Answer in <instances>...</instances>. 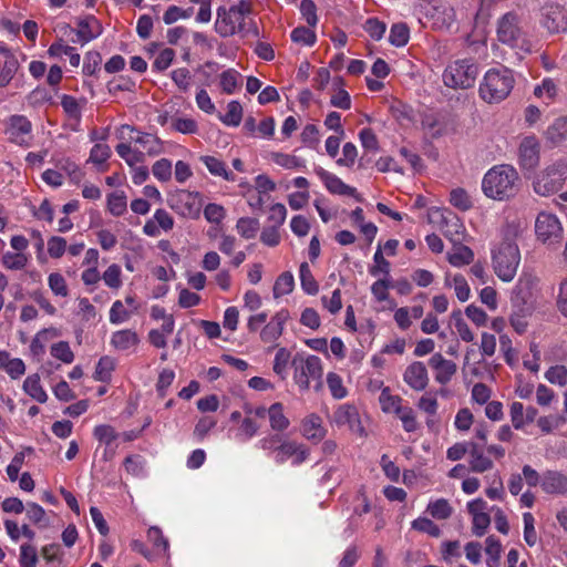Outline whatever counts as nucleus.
I'll use <instances>...</instances> for the list:
<instances>
[{"mask_svg":"<svg viewBox=\"0 0 567 567\" xmlns=\"http://www.w3.org/2000/svg\"><path fill=\"white\" fill-rule=\"evenodd\" d=\"M485 480L489 483L485 489V495L489 497V499H503L505 492L499 473H494L492 476H485Z\"/></svg>","mask_w":567,"mask_h":567,"instance_id":"8fccbe9b","label":"nucleus"},{"mask_svg":"<svg viewBox=\"0 0 567 567\" xmlns=\"http://www.w3.org/2000/svg\"><path fill=\"white\" fill-rule=\"evenodd\" d=\"M51 355L63 363H72L74 360V353L70 348L69 342L59 341L51 347Z\"/></svg>","mask_w":567,"mask_h":567,"instance_id":"13d9d810","label":"nucleus"},{"mask_svg":"<svg viewBox=\"0 0 567 567\" xmlns=\"http://www.w3.org/2000/svg\"><path fill=\"white\" fill-rule=\"evenodd\" d=\"M524 520V539L529 547H534V545L538 542V534L535 527V519L532 513L527 512L523 514Z\"/></svg>","mask_w":567,"mask_h":567,"instance_id":"6e6d98bb","label":"nucleus"},{"mask_svg":"<svg viewBox=\"0 0 567 567\" xmlns=\"http://www.w3.org/2000/svg\"><path fill=\"white\" fill-rule=\"evenodd\" d=\"M398 157L401 162L399 167H395V172L404 173L405 169H417L420 166V157L415 152L410 148L401 147L398 153Z\"/></svg>","mask_w":567,"mask_h":567,"instance_id":"a19ab883","label":"nucleus"},{"mask_svg":"<svg viewBox=\"0 0 567 567\" xmlns=\"http://www.w3.org/2000/svg\"><path fill=\"white\" fill-rule=\"evenodd\" d=\"M291 367L293 369V380L301 391H308L311 381L316 382V390L321 389L323 369L319 357L297 353L291 360Z\"/></svg>","mask_w":567,"mask_h":567,"instance_id":"20e7f679","label":"nucleus"},{"mask_svg":"<svg viewBox=\"0 0 567 567\" xmlns=\"http://www.w3.org/2000/svg\"><path fill=\"white\" fill-rule=\"evenodd\" d=\"M37 548L31 544H22L20 546L19 563L21 567H37L38 564Z\"/></svg>","mask_w":567,"mask_h":567,"instance_id":"052dcab7","label":"nucleus"},{"mask_svg":"<svg viewBox=\"0 0 567 567\" xmlns=\"http://www.w3.org/2000/svg\"><path fill=\"white\" fill-rule=\"evenodd\" d=\"M316 33L306 27H298L291 32V40L296 43H301L305 45H313L316 42Z\"/></svg>","mask_w":567,"mask_h":567,"instance_id":"338daca9","label":"nucleus"},{"mask_svg":"<svg viewBox=\"0 0 567 567\" xmlns=\"http://www.w3.org/2000/svg\"><path fill=\"white\" fill-rule=\"evenodd\" d=\"M220 121L229 126H238L243 118V107L238 101H231L227 105L225 115L219 116Z\"/></svg>","mask_w":567,"mask_h":567,"instance_id":"49530a36","label":"nucleus"},{"mask_svg":"<svg viewBox=\"0 0 567 567\" xmlns=\"http://www.w3.org/2000/svg\"><path fill=\"white\" fill-rule=\"evenodd\" d=\"M444 285L455 291L460 301H467L471 298V288L462 274L446 272Z\"/></svg>","mask_w":567,"mask_h":567,"instance_id":"5701e85b","label":"nucleus"},{"mask_svg":"<svg viewBox=\"0 0 567 567\" xmlns=\"http://www.w3.org/2000/svg\"><path fill=\"white\" fill-rule=\"evenodd\" d=\"M48 53L52 58H61L62 55L69 56L72 66H79L81 56L76 53L75 48L66 45L60 40L50 45Z\"/></svg>","mask_w":567,"mask_h":567,"instance_id":"2f4dec72","label":"nucleus"},{"mask_svg":"<svg viewBox=\"0 0 567 567\" xmlns=\"http://www.w3.org/2000/svg\"><path fill=\"white\" fill-rule=\"evenodd\" d=\"M48 285L52 292L59 297H68L69 289L64 277L59 272H52L49 275Z\"/></svg>","mask_w":567,"mask_h":567,"instance_id":"680f3d73","label":"nucleus"},{"mask_svg":"<svg viewBox=\"0 0 567 567\" xmlns=\"http://www.w3.org/2000/svg\"><path fill=\"white\" fill-rule=\"evenodd\" d=\"M380 393L378 400L381 406V410L385 413L390 412V389L384 386V381L377 378H371L368 383V391L372 394Z\"/></svg>","mask_w":567,"mask_h":567,"instance_id":"72a5a7b5","label":"nucleus"},{"mask_svg":"<svg viewBox=\"0 0 567 567\" xmlns=\"http://www.w3.org/2000/svg\"><path fill=\"white\" fill-rule=\"evenodd\" d=\"M78 37L82 43H86L101 33V25L94 17H87L78 23Z\"/></svg>","mask_w":567,"mask_h":567,"instance_id":"c85d7f7f","label":"nucleus"},{"mask_svg":"<svg viewBox=\"0 0 567 567\" xmlns=\"http://www.w3.org/2000/svg\"><path fill=\"white\" fill-rule=\"evenodd\" d=\"M450 200L453 206L462 210H467L470 209V207L473 206V202L468 193L466 192V189L463 188L452 189L450 194Z\"/></svg>","mask_w":567,"mask_h":567,"instance_id":"e2e57ef3","label":"nucleus"},{"mask_svg":"<svg viewBox=\"0 0 567 567\" xmlns=\"http://www.w3.org/2000/svg\"><path fill=\"white\" fill-rule=\"evenodd\" d=\"M546 137L554 145H559L567 137V118H555L553 124L546 130Z\"/></svg>","mask_w":567,"mask_h":567,"instance_id":"c9c22d12","label":"nucleus"},{"mask_svg":"<svg viewBox=\"0 0 567 567\" xmlns=\"http://www.w3.org/2000/svg\"><path fill=\"white\" fill-rule=\"evenodd\" d=\"M316 174L320 177V179L324 183L326 187L329 192L338 195L352 196L357 200H361L360 196L357 194V189L344 184L339 177L327 172L322 167L316 168Z\"/></svg>","mask_w":567,"mask_h":567,"instance_id":"a211bd4d","label":"nucleus"},{"mask_svg":"<svg viewBox=\"0 0 567 567\" xmlns=\"http://www.w3.org/2000/svg\"><path fill=\"white\" fill-rule=\"evenodd\" d=\"M389 267L390 264L388 262L382 252L381 245H379L373 257V265L370 267L369 272L373 277H379L380 275L388 276Z\"/></svg>","mask_w":567,"mask_h":567,"instance_id":"bf43d9fd","label":"nucleus"},{"mask_svg":"<svg viewBox=\"0 0 567 567\" xmlns=\"http://www.w3.org/2000/svg\"><path fill=\"white\" fill-rule=\"evenodd\" d=\"M470 467L475 473H484V471L492 470L493 460L485 455L483 450L473 447L470 452Z\"/></svg>","mask_w":567,"mask_h":567,"instance_id":"4c0bfd02","label":"nucleus"},{"mask_svg":"<svg viewBox=\"0 0 567 567\" xmlns=\"http://www.w3.org/2000/svg\"><path fill=\"white\" fill-rule=\"evenodd\" d=\"M520 262V251L518 244L504 237L492 247V267L496 276L503 281L514 280L518 265Z\"/></svg>","mask_w":567,"mask_h":567,"instance_id":"7ed1b4c3","label":"nucleus"},{"mask_svg":"<svg viewBox=\"0 0 567 567\" xmlns=\"http://www.w3.org/2000/svg\"><path fill=\"white\" fill-rule=\"evenodd\" d=\"M19 69L16 56H8V60L0 59V87H6L14 78Z\"/></svg>","mask_w":567,"mask_h":567,"instance_id":"58836bf2","label":"nucleus"},{"mask_svg":"<svg viewBox=\"0 0 567 567\" xmlns=\"http://www.w3.org/2000/svg\"><path fill=\"white\" fill-rule=\"evenodd\" d=\"M30 132V121L21 115H13L10 118L9 126L6 130L8 138L18 145H23L28 143Z\"/></svg>","mask_w":567,"mask_h":567,"instance_id":"f3484780","label":"nucleus"},{"mask_svg":"<svg viewBox=\"0 0 567 567\" xmlns=\"http://www.w3.org/2000/svg\"><path fill=\"white\" fill-rule=\"evenodd\" d=\"M153 175L161 182H168L172 177V162L167 158H161L153 164Z\"/></svg>","mask_w":567,"mask_h":567,"instance_id":"0e129e2a","label":"nucleus"},{"mask_svg":"<svg viewBox=\"0 0 567 567\" xmlns=\"http://www.w3.org/2000/svg\"><path fill=\"white\" fill-rule=\"evenodd\" d=\"M23 390L39 403H44L48 400L47 392L40 383L39 374L29 375L23 382Z\"/></svg>","mask_w":567,"mask_h":567,"instance_id":"f704fd0d","label":"nucleus"},{"mask_svg":"<svg viewBox=\"0 0 567 567\" xmlns=\"http://www.w3.org/2000/svg\"><path fill=\"white\" fill-rule=\"evenodd\" d=\"M392 410L395 412L402 426L406 432H414L417 427V421L415 417V411L410 405H403L402 399L393 398L392 395Z\"/></svg>","mask_w":567,"mask_h":567,"instance_id":"412c9836","label":"nucleus"},{"mask_svg":"<svg viewBox=\"0 0 567 567\" xmlns=\"http://www.w3.org/2000/svg\"><path fill=\"white\" fill-rule=\"evenodd\" d=\"M130 140H134L136 143L142 145L151 156L158 155L163 152L162 141L152 134L143 133L135 138L130 136Z\"/></svg>","mask_w":567,"mask_h":567,"instance_id":"ea45409f","label":"nucleus"},{"mask_svg":"<svg viewBox=\"0 0 567 567\" xmlns=\"http://www.w3.org/2000/svg\"><path fill=\"white\" fill-rule=\"evenodd\" d=\"M429 220L437 223L443 235L452 243H464L466 238V226H464L460 216L450 209L431 208L429 209Z\"/></svg>","mask_w":567,"mask_h":567,"instance_id":"6e6552de","label":"nucleus"},{"mask_svg":"<svg viewBox=\"0 0 567 567\" xmlns=\"http://www.w3.org/2000/svg\"><path fill=\"white\" fill-rule=\"evenodd\" d=\"M172 130L183 134H195L198 125L193 118L174 117L171 121Z\"/></svg>","mask_w":567,"mask_h":567,"instance_id":"69168bd1","label":"nucleus"},{"mask_svg":"<svg viewBox=\"0 0 567 567\" xmlns=\"http://www.w3.org/2000/svg\"><path fill=\"white\" fill-rule=\"evenodd\" d=\"M566 178L567 161L558 158V161L551 162L535 175L533 188L540 196H550V194L561 189Z\"/></svg>","mask_w":567,"mask_h":567,"instance_id":"39448f33","label":"nucleus"},{"mask_svg":"<svg viewBox=\"0 0 567 567\" xmlns=\"http://www.w3.org/2000/svg\"><path fill=\"white\" fill-rule=\"evenodd\" d=\"M545 379L555 385H567V368L564 364H554L545 371Z\"/></svg>","mask_w":567,"mask_h":567,"instance_id":"4d7b16f0","label":"nucleus"},{"mask_svg":"<svg viewBox=\"0 0 567 567\" xmlns=\"http://www.w3.org/2000/svg\"><path fill=\"white\" fill-rule=\"evenodd\" d=\"M455 9L447 6V3H440V6L434 7L431 14L433 27L439 30H449L455 23Z\"/></svg>","mask_w":567,"mask_h":567,"instance_id":"aec40b11","label":"nucleus"},{"mask_svg":"<svg viewBox=\"0 0 567 567\" xmlns=\"http://www.w3.org/2000/svg\"><path fill=\"white\" fill-rule=\"evenodd\" d=\"M236 229L241 237L251 239L257 235L259 220L250 217H241L237 220Z\"/></svg>","mask_w":567,"mask_h":567,"instance_id":"de8ad7c7","label":"nucleus"},{"mask_svg":"<svg viewBox=\"0 0 567 567\" xmlns=\"http://www.w3.org/2000/svg\"><path fill=\"white\" fill-rule=\"evenodd\" d=\"M498 41L524 52L532 51V42L527 40L520 28L518 16L507 12L498 20L496 28Z\"/></svg>","mask_w":567,"mask_h":567,"instance_id":"423d86ee","label":"nucleus"},{"mask_svg":"<svg viewBox=\"0 0 567 567\" xmlns=\"http://www.w3.org/2000/svg\"><path fill=\"white\" fill-rule=\"evenodd\" d=\"M519 164L523 169H534L540 159V143L534 135L524 137L518 150Z\"/></svg>","mask_w":567,"mask_h":567,"instance_id":"2eb2a0df","label":"nucleus"},{"mask_svg":"<svg viewBox=\"0 0 567 567\" xmlns=\"http://www.w3.org/2000/svg\"><path fill=\"white\" fill-rule=\"evenodd\" d=\"M138 342V336L136 334V332L130 329L116 331L112 334L111 338V344L115 349L121 351H125L133 347H136Z\"/></svg>","mask_w":567,"mask_h":567,"instance_id":"c756f323","label":"nucleus"},{"mask_svg":"<svg viewBox=\"0 0 567 567\" xmlns=\"http://www.w3.org/2000/svg\"><path fill=\"white\" fill-rule=\"evenodd\" d=\"M564 233L563 224L555 213L540 212L535 218V235L545 244H555Z\"/></svg>","mask_w":567,"mask_h":567,"instance_id":"1a4fd4ad","label":"nucleus"},{"mask_svg":"<svg viewBox=\"0 0 567 567\" xmlns=\"http://www.w3.org/2000/svg\"><path fill=\"white\" fill-rule=\"evenodd\" d=\"M452 319H453L454 327H455L456 332L458 333L460 338L466 342L474 341L475 333L473 332V330L471 329L468 323H466L462 313L461 312L452 313Z\"/></svg>","mask_w":567,"mask_h":567,"instance_id":"864d4df0","label":"nucleus"},{"mask_svg":"<svg viewBox=\"0 0 567 567\" xmlns=\"http://www.w3.org/2000/svg\"><path fill=\"white\" fill-rule=\"evenodd\" d=\"M467 509L472 516V533L482 537L491 525L488 505L483 498H475L467 502Z\"/></svg>","mask_w":567,"mask_h":567,"instance_id":"ddd939ff","label":"nucleus"},{"mask_svg":"<svg viewBox=\"0 0 567 567\" xmlns=\"http://www.w3.org/2000/svg\"><path fill=\"white\" fill-rule=\"evenodd\" d=\"M218 20L216 23V30L221 37H229L236 33L239 24L236 21V16L220 7L217 10Z\"/></svg>","mask_w":567,"mask_h":567,"instance_id":"393cba45","label":"nucleus"},{"mask_svg":"<svg viewBox=\"0 0 567 567\" xmlns=\"http://www.w3.org/2000/svg\"><path fill=\"white\" fill-rule=\"evenodd\" d=\"M115 368V362L112 358L102 357L95 368L94 379L101 382H107L111 379V373Z\"/></svg>","mask_w":567,"mask_h":567,"instance_id":"3c124183","label":"nucleus"},{"mask_svg":"<svg viewBox=\"0 0 567 567\" xmlns=\"http://www.w3.org/2000/svg\"><path fill=\"white\" fill-rule=\"evenodd\" d=\"M403 379L415 390L425 389L430 380L426 367L421 361H414V363L410 364L403 374Z\"/></svg>","mask_w":567,"mask_h":567,"instance_id":"6ab92c4d","label":"nucleus"},{"mask_svg":"<svg viewBox=\"0 0 567 567\" xmlns=\"http://www.w3.org/2000/svg\"><path fill=\"white\" fill-rule=\"evenodd\" d=\"M169 205L184 217H196L200 212L199 194L178 190L169 197Z\"/></svg>","mask_w":567,"mask_h":567,"instance_id":"9b49d317","label":"nucleus"},{"mask_svg":"<svg viewBox=\"0 0 567 567\" xmlns=\"http://www.w3.org/2000/svg\"><path fill=\"white\" fill-rule=\"evenodd\" d=\"M300 282L303 291L308 295H317L319 291L318 282L316 281L309 265L305 261L299 267Z\"/></svg>","mask_w":567,"mask_h":567,"instance_id":"37998d69","label":"nucleus"},{"mask_svg":"<svg viewBox=\"0 0 567 567\" xmlns=\"http://www.w3.org/2000/svg\"><path fill=\"white\" fill-rule=\"evenodd\" d=\"M520 177L513 165L498 164L488 168L482 178V190L491 199H509L519 190Z\"/></svg>","mask_w":567,"mask_h":567,"instance_id":"f257e3e1","label":"nucleus"},{"mask_svg":"<svg viewBox=\"0 0 567 567\" xmlns=\"http://www.w3.org/2000/svg\"><path fill=\"white\" fill-rule=\"evenodd\" d=\"M545 493L561 494L567 491V476L559 472H546L542 477Z\"/></svg>","mask_w":567,"mask_h":567,"instance_id":"b1692460","label":"nucleus"},{"mask_svg":"<svg viewBox=\"0 0 567 567\" xmlns=\"http://www.w3.org/2000/svg\"><path fill=\"white\" fill-rule=\"evenodd\" d=\"M302 434L308 440L320 441L326 435L322 420L317 414H310L302 421Z\"/></svg>","mask_w":567,"mask_h":567,"instance_id":"a878e982","label":"nucleus"},{"mask_svg":"<svg viewBox=\"0 0 567 567\" xmlns=\"http://www.w3.org/2000/svg\"><path fill=\"white\" fill-rule=\"evenodd\" d=\"M530 315L532 312H529L528 308H518L509 316V323L518 334L527 331L529 324L528 317Z\"/></svg>","mask_w":567,"mask_h":567,"instance_id":"a18cd8bd","label":"nucleus"},{"mask_svg":"<svg viewBox=\"0 0 567 567\" xmlns=\"http://www.w3.org/2000/svg\"><path fill=\"white\" fill-rule=\"evenodd\" d=\"M107 207L112 215L121 216L126 212V196L123 192H115L109 195Z\"/></svg>","mask_w":567,"mask_h":567,"instance_id":"5fc2aeb1","label":"nucleus"},{"mask_svg":"<svg viewBox=\"0 0 567 567\" xmlns=\"http://www.w3.org/2000/svg\"><path fill=\"white\" fill-rule=\"evenodd\" d=\"M486 566L498 567L502 557V543L495 536L485 538Z\"/></svg>","mask_w":567,"mask_h":567,"instance_id":"e433bc0d","label":"nucleus"},{"mask_svg":"<svg viewBox=\"0 0 567 567\" xmlns=\"http://www.w3.org/2000/svg\"><path fill=\"white\" fill-rule=\"evenodd\" d=\"M199 161L212 175L223 177L226 181H235V175L226 168V164L221 159L210 155H203L199 157Z\"/></svg>","mask_w":567,"mask_h":567,"instance_id":"cd10ccee","label":"nucleus"},{"mask_svg":"<svg viewBox=\"0 0 567 567\" xmlns=\"http://www.w3.org/2000/svg\"><path fill=\"white\" fill-rule=\"evenodd\" d=\"M475 254L473 249L465 246L463 243H454L452 248L447 251L446 258L454 267H464L474 260Z\"/></svg>","mask_w":567,"mask_h":567,"instance_id":"4be33fe9","label":"nucleus"},{"mask_svg":"<svg viewBox=\"0 0 567 567\" xmlns=\"http://www.w3.org/2000/svg\"><path fill=\"white\" fill-rule=\"evenodd\" d=\"M559 94V86L553 78H544L540 84H537L534 89V95L540 101L550 104L557 99Z\"/></svg>","mask_w":567,"mask_h":567,"instance_id":"bb28decb","label":"nucleus"},{"mask_svg":"<svg viewBox=\"0 0 567 567\" xmlns=\"http://www.w3.org/2000/svg\"><path fill=\"white\" fill-rule=\"evenodd\" d=\"M426 512L431 517L443 520V518H449L450 515H452L453 507L450 504V501L445 498H436L429 501Z\"/></svg>","mask_w":567,"mask_h":567,"instance_id":"473e14b6","label":"nucleus"},{"mask_svg":"<svg viewBox=\"0 0 567 567\" xmlns=\"http://www.w3.org/2000/svg\"><path fill=\"white\" fill-rule=\"evenodd\" d=\"M429 365L434 374L435 381L442 385L449 383L457 371L455 361L447 360L442 353H433L429 360Z\"/></svg>","mask_w":567,"mask_h":567,"instance_id":"dca6fc26","label":"nucleus"},{"mask_svg":"<svg viewBox=\"0 0 567 567\" xmlns=\"http://www.w3.org/2000/svg\"><path fill=\"white\" fill-rule=\"evenodd\" d=\"M29 258L23 252L7 251L2 255V264L11 270H22L28 265Z\"/></svg>","mask_w":567,"mask_h":567,"instance_id":"09e8293b","label":"nucleus"},{"mask_svg":"<svg viewBox=\"0 0 567 567\" xmlns=\"http://www.w3.org/2000/svg\"><path fill=\"white\" fill-rule=\"evenodd\" d=\"M290 315L286 309H281L276 312L260 330V340L264 343H270L271 349L277 347V340L281 337L285 324L289 320Z\"/></svg>","mask_w":567,"mask_h":567,"instance_id":"4468645a","label":"nucleus"},{"mask_svg":"<svg viewBox=\"0 0 567 567\" xmlns=\"http://www.w3.org/2000/svg\"><path fill=\"white\" fill-rule=\"evenodd\" d=\"M542 24L550 33H558L567 25V9L561 3H546L542 10Z\"/></svg>","mask_w":567,"mask_h":567,"instance_id":"f8f14e48","label":"nucleus"},{"mask_svg":"<svg viewBox=\"0 0 567 567\" xmlns=\"http://www.w3.org/2000/svg\"><path fill=\"white\" fill-rule=\"evenodd\" d=\"M51 333L53 337L58 336V331L54 328L43 329L35 334L30 344V351L34 357H42L44 354V342L47 341V334Z\"/></svg>","mask_w":567,"mask_h":567,"instance_id":"603ef678","label":"nucleus"},{"mask_svg":"<svg viewBox=\"0 0 567 567\" xmlns=\"http://www.w3.org/2000/svg\"><path fill=\"white\" fill-rule=\"evenodd\" d=\"M515 78L512 70L506 66L491 68L480 83L478 93L485 102H501L514 89Z\"/></svg>","mask_w":567,"mask_h":567,"instance_id":"f03ea898","label":"nucleus"},{"mask_svg":"<svg viewBox=\"0 0 567 567\" xmlns=\"http://www.w3.org/2000/svg\"><path fill=\"white\" fill-rule=\"evenodd\" d=\"M291 353L287 348H279L276 352L272 370L281 379L287 378L288 364H291Z\"/></svg>","mask_w":567,"mask_h":567,"instance_id":"79ce46f5","label":"nucleus"},{"mask_svg":"<svg viewBox=\"0 0 567 567\" xmlns=\"http://www.w3.org/2000/svg\"><path fill=\"white\" fill-rule=\"evenodd\" d=\"M332 423L338 427H347L352 434L365 437L367 432L357 406L342 404L338 406L332 415Z\"/></svg>","mask_w":567,"mask_h":567,"instance_id":"9d476101","label":"nucleus"},{"mask_svg":"<svg viewBox=\"0 0 567 567\" xmlns=\"http://www.w3.org/2000/svg\"><path fill=\"white\" fill-rule=\"evenodd\" d=\"M268 416L270 427L274 431L282 432L287 430L290 425L289 419L284 414V405L279 402H276L270 405V408L268 409Z\"/></svg>","mask_w":567,"mask_h":567,"instance_id":"7c9ffc66","label":"nucleus"},{"mask_svg":"<svg viewBox=\"0 0 567 567\" xmlns=\"http://www.w3.org/2000/svg\"><path fill=\"white\" fill-rule=\"evenodd\" d=\"M68 247V243L63 237L52 236L48 240V254L51 258H61Z\"/></svg>","mask_w":567,"mask_h":567,"instance_id":"774afa93","label":"nucleus"},{"mask_svg":"<svg viewBox=\"0 0 567 567\" xmlns=\"http://www.w3.org/2000/svg\"><path fill=\"white\" fill-rule=\"evenodd\" d=\"M295 287V279L291 272H282L275 281L274 285V297L279 298L281 296L292 292Z\"/></svg>","mask_w":567,"mask_h":567,"instance_id":"c03bdc74","label":"nucleus"},{"mask_svg":"<svg viewBox=\"0 0 567 567\" xmlns=\"http://www.w3.org/2000/svg\"><path fill=\"white\" fill-rule=\"evenodd\" d=\"M477 74L476 63L465 58L449 63L442 74V80L447 87L467 89L474 85Z\"/></svg>","mask_w":567,"mask_h":567,"instance_id":"0eeeda50","label":"nucleus"}]
</instances>
